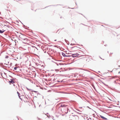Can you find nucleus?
Here are the masks:
<instances>
[{"label":"nucleus","mask_w":120,"mask_h":120,"mask_svg":"<svg viewBox=\"0 0 120 120\" xmlns=\"http://www.w3.org/2000/svg\"><path fill=\"white\" fill-rule=\"evenodd\" d=\"M78 56V54L77 53L73 54L72 55V56L73 57H75L76 56Z\"/></svg>","instance_id":"1"},{"label":"nucleus","mask_w":120,"mask_h":120,"mask_svg":"<svg viewBox=\"0 0 120 120\" xmlns=\"http://www.w3.org/2000/svg\"><path fill=\"white\" fill-rule=\"evenodd\" d=\"M24 36L23 35H22L21 36H20V38L24 40H25V38L24 37Z\"/></svg>","instance_id":"2"},{"label":"nucleus","mask_w":120,"mask_h":120,"mask_svg":"<svg viewBox=\"0 0 120 120\" xmlns=\"http://www.w3.org/2000/svg\"><path fill=\"white\" fill-rule=\"evenodd\" d=\"M67 106V105H64V104H61V107H66Z\"/></svg>","instance_id":"3"},{"label":"nucleus","mask_w":120,"mask_h":120,"mask_svg":"<svg viewBox=\"0 0 120 120\" xmlns=\"http://www.w3.org/2000/svg\"><path fill=\"white\" fill-rule=\"evenodd\" d=\"M9 83H15L14 81L12 79L9 82Z\"/></svg>","instance_id":"4"},{"label":"nucleus","mask_w":120,"mask_h":120,"mask_svg":"<svg viewBox=\"0 0 120 120\" xmlns=\"http://www.w3.org/2000/svg\"><path fill=\"white\" fill-rule=\"evenodd\" d=\"M100 116L101 118H102V119H104V120H107V118H106L105 117H104L100 115Z\"/></svg>","instance_id":"5"},{"label":"nucleus","mask_w":120,"mask_h":120,"mask_svg":"<svg viewBox=\"0 0 120 120\" xmlns=\"http://www.w3.org/2000/svg\"><path fill=\"white\" fill-rule=\"evenodd\" d=\"M5 31V30H0V33H2Z\"/></svg>","instance_id":"6"},{"label":"nucleus","mask_w":120,"mask_h":120,"mask_svg":"<svg viewBox=\"0 0 120 120\" xmlns=\"http://www.w3.org/2000/svg\"><path fill=\"white\" fill-rule=\"evenodd\" d=\"M75 117L76 118V119H77V120H78L79 119V117L77 116H75Z\"/></svg>","instance_id":"7"},{"label":"nucleus","mask_w":120,"mask_h":120,"mask_svg":"<svg viewBox=\"0 0 120 120\" xmlns=\"http://www.w3.org/2000/svg\"><path fill=\"white\" fill-rule=\"evenodd\" d=\"M62 54L64 56H66L65 54L64 53H62Z\"/></svg>","instance_id":"8"},{"label":"nucleus","mask_w":120,"mask_h":120,"mask_svg":"<svg viewBox=\"0 0 120 120\" xmlns=\"http://www.w3.org/2000/svg\"><path fill=\"white\" fill-rule=\"evenodd\" d=\"M17 93L18 94V96L19 97H20V94H19V93L18 92H17Z\"/></svg>","instance_id":"9"},{"label":"nucleus","mask_w":120,"mask_h":120,"mask_svg":"<svg viewBox=\"0 0 120 120\" xmlns=\"http://www.w3.org/2000/svg\"><path fill=\"white\" fill-rule=\"evenodd\" d=\"M13 120H19V119H18V118H15V119H14Z\"/></svg>","instance_id":"10"},{"label":"nucleus","mask_w":120,"mask_h":120,"mask_svg":"<svg viewBox=\"0 0 120 120\" xmlns=\"http://www.w3.org/2000/svg\"><path fill=\"white\" fill-rule=\"evenodd\" d=\"M17 68H17V67H15V68H14V69L15 70H17Z\"/></svg>","instance_id":"11"},{"label":"nucleus","mask_w":120,"mask_h":120,"mask_svg":"<svg viewBox=\"0 0 120 120\" xmlns=\"http://www.w3.org/2000/svg\"><path fill=\"white\" fill-rule=\"evenodd\" d=\"M8 56H7L6 57V58H8Z\"/></svg>","instance_id":"12"},{"label":"nucleus","mask_w":120,"mask_h":120,"mask_svg":"<svg viewBox=\"0 0 120 120\" xmlns=\"http://www.w3.org/2000/svg\"><path fill=\"white\" fill-rule=\"evenodd\" d=\"M75 47H74L72 48H75Z\"/></svg>","instance_id":"13"},{"label":"nucleus","mask_w":120,"mask_h":120,"mask_svg":"<svg viewBox=\"0 0 120 120\" xmlns=\"http://www.w3.org/2000/svg\"><path fill=\"white\" fill-rule=\"evenodd\" d=\"M69 53H68L67 54H69Z\"/></svg>","instance_id":"14"},{"label":"nucleus","mask_w":120,"mask_h":120,"mask_svg":"<svg viewBox=\"0 0 120 120\" xmlns=\"http://www.w3.org/2000/svg\"><path fill=\"white\" fill-rule=\"evenodd\" d=\"M55 41H56V40H55Z\"/></svg>","instance_id":"15"},{"label":"nucleus","mask_w":120,"mask_h":120,"mask_svg":"<svg viewBox=\"0 0 120 120\" xmlns=\"http://www.w3.org/2000/svg\"><path fill=\"white\" fill-rule=\"evenodd\" d=\"M119 66V67H120V65Z\"/></svg>","instance_id":"16"}]
</instances>
